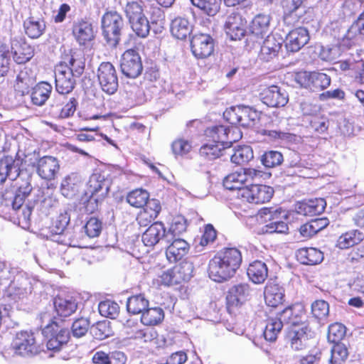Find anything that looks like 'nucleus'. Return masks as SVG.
<instances>
[{"instance_id": "1", "label": "nucleus", "mask_w": 364, "mask_h": 364, "mask_svg": "<svg viewBox=\"0 0 364 364\" xmlns=\"http://www.w3.org/2000/svg\"><path fill=\"white\" fill-rule=\"evenodd\" d=\"M242 255L236 248H226L218 252L209 262L208 275L217 282L232 278L240 267Z\"/></svg>"}, {"instance_id": "2", "label": "nucleus", "mask_w": 364, "mask_h": 364, "mask_svg": "<svg viewBox=\"0 0 364 364\" xmlns=\"http://www.w3.org/2000/svg\"><path fill=\"white\" fill-rule=\"evenodd\" d=\"M257 218L259 223H266L262 228V233H287L288 232V225L282 220L287 218V214L281 208H262L259 210Z\"/></svg>"}, {"instance_id": "3", "label": "nucleus", "mask_w": 364, "mask_h": 364, "mask_svg": "<svg viewBox=\"0 0 364 364\" xmlns=\"http://www.w3.org/2000/svg\"><path fill=\"white\" fill-rule=\"evenodd\" d=\"M110 182L100 173H92L87 183V193L90 194L86 204V210L93 213L107 196L109 191Z\"/></svg>"}, {"instance_id": "4", "label": "nucleus", "mask_w": 364, "mask_h": 364, "mask_svg": "<svg viewBox=\"0 0 364 364\" xmlns=\"http://www.w3.org/2000/svg\"><path fill=\"white\" fill-rule=\"evenodd\" d=\"M14 353L22 357H32L41 350L35 333L31 331H21L16 333L11 344Z\"/></svg>"}, {"instance_id": "5", "label": "nucleus", "mask_w": 364, "mask_h": 364, "mask_svg": "<svg viewBox=\"0 0 364 364\" xmlns=\"http://www.w3.org/2000/svg\"><path fill=\"white\" fill-rule=\"evenodd\" d=\"M123 28L124 20L122 16L117 11H107L102 16V34L110 46L116 47L118 45Z\"/></svg>"}, {"instance_id": "6", "label": "nucleus", "mask_w": 364, "mask_h": 364, "mask_svg": "<svg viewBox=\"0 0 364 364\" xmlns=\"http://www.w3.org/2000/svg\"><path fill=\"white\" fill-rule=\"evenodd\" d=\"M257 176H261V171L254 168H242L225 177L223 186L230 191L238 190L239 196L241 197V191L245 188L244 186L252 183Z\"/></svg>"}, {"instance_id": "7", "label": "nucleus", "mask_w": 364, "mask_h": 364, "mask_svg": "<svg viewBox=\"0 0 364 364\" xmlns=\"http://www.w3.org/2000/svg\"><path fill=\"white\" fill-rule=\"evenodd\" d=\"M43 334L48 339V349L54 351H58L70 338L69 330L60 327L55 321L48 323L43 329Z\"/></svg>"}, {"instance_id": "8", "label": "nucleus", "mask_w": 364, "mask_h": 364, "mask_svg": "<svg viewBox=\"0 0 364 364\" xmlns=\"http://www.w3.org/2000/svg\"><path fill=\"white\" fill-rule=\"evenodd\" d=\"M313 336L314 332L306 321L290 326L287 333L290 346L295 350H300L306 348L308 341Z\"/></svg>"}, {"instance_id": "9", "label": "nucleus", "mask_w": 364, "mask_h": 364, "mask_svg": "<svg viewBox=\"0 0 364 364\" xmlns=\"http://www.w3.org/2000/svg\"><path fill=\"white\" fill-rule=\"evenodd\" d=\"M274 194L272 187L266 185L250 184L241 191V198L250 203L261 204L270 200Z\"/></svg>"}, {"instance_id": "10", "label": "nucleus", "mask_w": 364, "mask_h": 364, "mask_svg": "<svg viewBox=\"0 0 364 364\" xmlns=\"http://www.w3.org/2000/svg\"><path fill=\"white\" fill-rule=\"evenodd\" d=\"M100 85L104 92L114 94L118 87V78L115 68L109 62L102 63L97 71Z\"/></svg>"}, {"instance_id": "11", "label": "nucleus", "mask_w": 364, "mask_h": 364, "mask_svg": "<svg viewBox=\"0 0 364 364\" xmlns=\"http://www.w3.org/2000/svg\"><path fill=\"white\" fill-rule=\"evenodd\" d=\"M75 77L66 62H61L55 67V88L59 95L68 94L73 90L75 84Z\"/></svg>"}, {"instance_id": "12", "label": "nucleus", "mask_w": 364, "mask_h": 364, "mask_svg": "<svg viewBox=\"0 0 364 364\" xmlns=\"http://www.w3.org/2000/svg\"><path fill=\"white\" fill-rule=\"evenodd\" d=\"M122 73L127 77L135 78L142 72L143 66L141 57L134 49L126 50L120 60Z\"/></svg>"}, {"instance_id": "13", "label": "nucleus", "mask_w": 364, "mask_h": 364, "mask_svg": "<svg viewBox=\"0 0 364 364\" xmlns=\"http://www.w3.org/2000/svg\"><path fill=\"white\" fill-rule=\"evenodd\" d=\"M207 136L212 139V141L223 144L227 148L231 144L241 137L240 133L236 128L230 129L223 125L213 126L205 130Z\"/></svg>"}, {"instance_id": "14", "label": "nucleus", "mask_w": 364, "mask_h": 364, "mask_svg": "<svg viewBox=\"0 0 364 364\" xmlns=\"http://www.w3.org/2000/svg\"><path fill=\"white\" fill-rule=\"evenodd\" d=\"M63 95L54 97L50 104V114L58 119H65L73 116L76 111L77 101L75 97L70 98L65 102Z\"/></svg>"}, {"instance_id": "15", "label": "nucleus", "mask_w": 364, "mask_h": 364, "mask_svg": "<svg viewBox=\"0 0 364 364\" xmlns=\"http://www.w3.org/2000/svg\"><path fill=\"white\" fill-rule=\"evenodd\" d=\"M171 238V233H166L164 225L161 222L154 223L142 235V242L148 247H154L160 242L168 245Z\"/></svg>"}, {"instance_id": "16", "label": "nucleus", "mask_w": 364, "mask_h": 364, "mask_svg": "<svg viewBox=\"0 0 364 364\" xmlns=\"http://www.w3.org/2000/svg\"><path fill=\"white\" fill-rule=\"evenodd\" d=\"M191 51L196 58H206L213 53V39L208 34H196L191 41Z\"/></svg>"}, {"instance_id": "17", "label": "nucleus", "mask_w": 364, "mask_h": 364, "mask_svg": "<svg viewBox=\"0 0 364 364\" xmlns=\"http://www.w3.org/2000/svg\"><path fill=\"white\" fill-rule=\"evenodd\" d=\"M260 95L263 103L272 107H284L289 100L287 92L277 85L264 88Z\"/></svg>"}, {"instance_id": "18", "label": "nucleus", "mask_w": 364, "mask_h": 364, "mask_svg": "<svg viewBox=\"0 0 364 364\" xmlns=\"http://www.w3.org/2000/svg\"><path fill=\"white\" fill-rule=\"evenodd\" d=\"M9 47L13 59L18 64L26 63L34 55V49L21 38H11Z\"/></svg>"}, {"instance_id": "19", "label": "nucleus", "mask_w": 364, "mask_h": 364, "mask_svg": "<svg viewBox=\"0 0 364 364\" xmlns=\"http://www.w3.org/2000/svg\"><path fill=\"white\" fill-rule=\"evenodd\" d=\"M38 175L44 180L55 179L60 170V164L55 157L45 156L40 158L36 165Z\"/></svg>"}, {"instance_id": "20", "label": "nucleus", "mask_w": 364, "mask_h": 364, "mask_svg": "<svg viewBox=\"0 0 364 364\" xmlns=\"http://www.w3.org/2000/svg\"><path fill=\"white\" fill-rule=\"evenodd\" d=\"M246 21L237 13L230 14L225 21V29L231 40H240L245 33Z\"/></svg>"}, {"instance_id": "21", "label": "nucleus", "mask_w": 364, "mask_h": 364, "mask_svg": "<svg viewBox=\"0 0 364 364\" xmlns=\"http://www.w3.org/2000/svg\"><path fill=\"white\" fill-rule=\"evenodd\" d=\"M309 34L306 28L299 27L291 31L286 37L285 47L288 51L297 52L309 41Z\"/></svg>"}, {"instance_id": "22", "label": "nucleus", "mask_w": 364, "mask_h": 364, "mask_svg": "<svg viewBox=\"0 0 364 364\" xmlns=\"http://www.w3.org/2000/svg\"><path fill=\"white\" fill-rule=\"evenodd\" d=\"M20 161L11 156H6L0 160V185L7 178L14 181L20 174Z\"/></svg>"}, {"instance_id": "23", "label": "nucleus", "mask_w": 364, "mask_h": 364, "mask_svg": "<svg viewBox=\"0 0 364 364\" xmlns=\"http://www.w3.org/2000/svg\"><path fill=\"white\" fill-rule=\"evenodd\" d=\"M251 296V289L248 284L241 283L232 287L227 296L229 306H238L247 301Z\"/></svg>"}, {"instance_id": "24", "label": "nucleus", "mask_w": 364, "mask_h": 364, "mask_svg": "<svg viewBox=\"0 0 364 364\" xmlns=\"http://www.w3.org/2000/svg\"><path fill=\"white\" fill-rule=\"evenodd\" d=\"M282 43L283 39L280 36H276L274 34L267 35L261 47V58L269 61L276 57L281 50Z\"/></svg>"}, {"instance_id": "25", "label": "nucleus", "mask_w": 364, "mask_h": 364, "mask_svg": "<svg viewBox=\"0 0 364 364\" xmlns=\"http://www.w3.org/2000/svg\"><path fill=\"white\" fill-rule=\"evenodd\" d=\"M169 243L166 250V256L171 263L181 260L189 250V245L183 239L173 238Z\"/></svg>"}, {"instance_id": "26", "label": "nucleus", "mask_w": 364, "mask_h": 364, "mask_svg": "<svg viewBox=\"0 0 364 364\" xmlns=\"http://www.w3.org/2000/svg\"><path fill=\"white\" fill-rule=\"evenodd\" d=\"M144 210L137 216V221L141 226H146L154 220L159 213L161 207L157 199H149L144 205Z\"/></svg>"}, {"instance_id": "27", "label": "nucleus", "mask_w": 364, "mask_h": 364, "mask_svg": "<svg viewBox=\"0 0 364 364\" xmlns=\"http://www.w3.org/2000/svg\"><path fill=\"white\" fill-rule=\"evenodd\" d=\"M270 20L269 15H257L250 26L251 35L257 39H262L266 35H270Z\"/></svg>"}, {"instance_id": "28", "label": "nucleus", "mask_w": 364, "mask_h": 364, "mask_svg": "<svg viewBox=\"0 0 364 364\" xmlns=\"http://www.w3.org/2000/svg\"><path fill=\"white\" fill-rule=\"evenodd\" d=\"M31 293V284L30 281L26 279H22L20 283L13 282L7 290V296L14 301L23 300Z\"/></svg>"}, {"instance_id": "29", "label": "nucleus", "mask_w": 364, "mask_h": 364, "mask_svg": "<svg viewBox=\"0 0 364 364\" xmlns=\"http://www.w3.org/2000/svg\"><path fill=\"white\" fill-rule=\"evenodd\" d=\"M326 205V203L323 198H315L299 203L296 210L299 214L311 217L322 213Z\"/></svg>"}, {"instance_id": "30", "label": "nucleus", "mask_w": 364, "mask_h": 364, "mask_svg": "<svg viewBox=\"0 0 364 364\" xmlns=\"http://www.w3.org/2000/svg\"><path fill=\"white\" fill-rule=\"evenodd\" d=\"M73 33L75 38L80 45H85L95 38L92 24L85 21H80L74 25Z\"/></svg>"}, {"instance_id": "31", "label": "nucleus", "mask_w": 364, "mask_h": 364, "mask_svg": "<svg viewBox=\"0 0 364 364\" xmlns=\"http://www.w3.org/2000/svg\"><path fill=\"white\" fill-rule=\"evenodd\" d=\"M128 321L125 325L127 333L130 338L139 340L143 343H149L157 337V332L151 328H139L138 326H131Z\"/></svg>"}, {"instance_id": "32", "label": "nucleus", "mask_w": 364, "mask_h": 364, "mask_svg": "<svg viewBox=\"0 0 364 364\" xmlns=\"http://www.w3.org/2000/svg\"><path fill=\"white\" fill-rule=\"evenodd\" d=\"M296 258L301 264L315 265L323 259V254L314 247L301 248L296 252Z\"/></svg>"}, {"instance_id": "33", "label": "nucleus", "mask_w": 364, "mask_h": 364, "mask_svg": "<svg viewBox=\"0 0 364 364\" xmlns=\"http://www.w3.org/2000/svg\"><path fill=\"white\" fill-rule=\"evenodd\" d=\"M247 274L253 283L262 284L268 276L267 264L259 260L254 261L249 264Z\"/></svg>"}, {"instance_id": "34", "label": "nucleus", "mask_w": 364, "mask_h": 364, "mask_svg": "<svg viewBox=\"0 0 364 364\" xmlns=\"http://www.w3.org/2000/svg\"><path fill=\"white\" fill-rule=\"evenodd\" d=\"M264 294L265 302L268 306L276 307L282 304L284 289L278 284L269 282L265 287Z\"/></svg>"}, {"instance_id": "35", "label": "nucleus", "mask_w": 364, "mask_h": 364, "mask_svg": "<svg viewBox=\"0 0 364 364\" xmlns=\"http://www.w3.org/2000/svg\"><path fill=\"white\" fill-rule=\"evenodd\" d=\"M53 87L46 82H38L31 92V101L37 106H42L50 97Z\"/></svg>"}, {"instance_id": "36", "label": "nucleus", "mask_w": 364, "mask_h": 364, "mask_svg": "<svg viewBox=\"0 0 364 364\" xmlns=\"http://www.w3.org/2000/svg\"><path fill=\"white\" fill-rule=\"evenodd\" d=\"M192 26L188 19L181 17L174 18L171 23V32L176 38L186 39L191 33Z\"/></svg>"}, {"instance_id": "37", "label": "nucleus", "mask_w": 364, "mask_h": 364, "mask_svg": "<svg viewBox=\"0 0 364 364\" xmlns=\"http://www.w3.org/2000/svg\"><path fill=\"white\" fill-rule=\"evenodd\" d=\"M54 306L59 316L67 317L76 311L77 305L72 297L57 296L54 299Z\"/></svg>"}, {"instance_id": "38", "label": "nucleus", "mask_w": 364, "mask_h": 364, "mask_svg": "<svg viewBox=\"0 0 364 364\" xmlns=\"http://www.w3.org/2000/svg\"><path fill=\"white\" fill-rule=\"evenodd\" d=\"M225 146L214 141L203 144L199 149L200 156L205 160H214L223 154Z\"/></svg>"}, {"instance_id": "39", "label": "nucleus", "mask_w": 364, "mask_h": 364, "mask_svg": "<svg viewBox=\"0 0 364 364\" xmlns=\"http://www.w3.org/2000/svg\"><path fill=\"white\" fill-rule=\"evenodd\" d=\"M26 33L31 38H39L46 29V24L43 20L30 17L23 23Z\"/></svg>"}, {"instance_id": "40", "label": "nucleus", "mask_w": 364, "mask_h": 364, "mask_svg": "<svg viewBox=\"0 0 364 364\" xmlns=\"http://www.w3.org/2000/svg\"><path fill=\"white\" fill-rule=\"evenodd\" d=\"M363 239V233L358 230H350L342 234L337 240V247L340 249H348L358 244Z\"/></svg>"}, {"instance_id": "41", "label": "nucleus", "mask_w": 364, "mask_h": 364, "mask_svg": "<svg viewBox=\"0 0 364 364\" xmlns=\"http://www.w3.org/2000/svg\"><path fill=\"white\" fill-rule=\"evenodd\" d=\"M149 199V193L142 188H137L129 192L126 198L127 202L136 208H144Z\"/></svg>"}, {"instance_id": "42", "label": "nucleus", "mask_w": 364, "mask_h": 364, "mask_svg": "<svg viewBox=\"0 0 364 364\" xmlns=\"http://www.w3.org/2000/svg\"><path fill=\"white\" fill-rule=\"evenodd\" d=\"M132 31L140 38H146L150 31V23L146 15L129 20Z\"/></svg>"}, {"instance_id": "43", "label": "nucleus", "mask_w": 364, "mask_h": 364, "mask_svg": "<svg viewBox=\"0 0 364 364\" xmlns=\"http://www.w3.org/2000/svg\"><path fill=\"white\" fill-rule=\"evenodd\" d=\"M148 306L149 301L142 294L132 296L127 301V311L132 314L143 313Z\"/></svg>"}, {"instance_id": "44", "label": "nucleus", "mask_w": 364, "mask_h": 364, "mask_svg": "<svg viewBox=\"0 0 364 364\" xmlns=\"http://www.w3.org/2000/svg\"><path fill=\"white\" fill-rule=\"evenodd\" d=\"M80 183L77 176L72 174L65 177L61 183V192L66 198L73 197L77 192Z\"/></svg>"}, {"instance_id": "45", "label": "nucleus", "mask_w": 364, "mask_h": 364, "mask_svg": "<svg viewBox=\"0 0 364 364\" xmlns=\"http://www.w3.org/2000/svg\"><path fill=\"white\" fill-rule=\"evenodd\" d=\"M164 316L162 309L156 307L145 309L142 313L141 321L146 326H154L160 323Z\"/></svg>"}, {"instance_id": "46", "label": "nucleus", "mask_w": 364, "mask_h": 364, "mask_svg": "<svg viewBox=\"0 0 364 364\" xmlns=\"http://www.w3.org/2000/svg\"><path fill=\"white\" fill-rule=\"evenodd\" d=\"M240 126L244 127H252L259 120L261 112L246 106H241Z\"/></svg>"}, {"instance_id": "47", "label": "nucleus", "mask_w": 364, "mask_h": 364, "mask_svg": "<svg viewBox=\"0 0 364 364\" xmlns=\"http://www.w3.org/2000/svg\"><path fill=\"white\" fill-rule=\"evenodd\" d=\"M176 280L178 284L182 282H187L193 277L194 267L192 262L189 261H183L178 265L174 267Z\"/></svg>"}, {"instance_id": "48", "label": "nucleus", "mask_w": 364, "mask_h": 364, "mask_svg": "<svg viewBox=\"0 0 364 364\" xmlns=\"http://www.w3.org/2000/svg\"><path fill=\"white\" fill-rule=\"evenodd\" d=\"M253 159V151L250 146H240L235 149L231 156V161L233 164L241 165L249 162Z\"/></svg>"}, {"instance_id": "49", "label": "nucleus", "mask_w": 364, "mask_h": 364, "mask_svg": "<svg viewBox=\"0 0 364 364\" xmlns=\"http://www.w3.org/2000/svg\"><path fill=\"white\" fill-rule=\"evenodd\" d=\"M282 327V322L277 318H269L263 333L264 338L270 342L274 341Z\"/></svg>"}, {"instance_id": "50", "label": "nucleus", "mask_w": 364, "mask_h": 364, "mask_svg": "<svg viewBox=\"0 0 364 364\" xmlns=\"http://www.w3.org/2000/svg\"><path fill=\"white\" fill-rule=\"evenodd\" d=\"M98 309L102 316L112 319L115 318L119 312L118 304L109 299L100 302Z\"/></svg>"}, {"instance_id": "51", "label": "nucleus", "mask_w": 364, "mask_h": 364, "mask_svg": "<svg viewBox=\"0 0 364 364\" xmlns=\"http://www.w3.org/2000/svg\"><path fill=\"white\" fill-rule=\"evenodd\" d=\"M10 62L9 45L0 41V77L4 76L9 72Z\"/></svg>"}, {"instance_id": "52", "label": "nucleus", "mask_w": 364, "mask_h": 364, "mask_svg": "<svg viewBox=\"0 0 364 364\" xmlns=\"http://www.w3.org/2000/svg\"><path fill=\"white\" fill-rule=\"evenodd\" d=\"M331 355L329 360L331 364H342L348 358V352L343 343H335L331 348Z\"/></svg>"}, {"instance_id": "53", "label": "nucleus", "mask_w": 364, "mask_h": 364, "mask_svg": "<svg viewBox=\"0 0 364 364\" xmlns=\"http://www.w3.org/2000/svg\"><path fill=\"white\" fill-rule=\"evenodd\" d=\"M124 10L128 21L145 15L144 5L141 1H128Z\"/></svg>"}, {"instance_id": "54", "label": "nucleus", "mask_w": 364, "mask_h": 364, "mask_svg": "<svg viewBox=\"0 0 364 364\" xmlns=\"http://www.w3.org/2000/svg\"><path fill=\"white\" fill-rule=\"evenodd\" d=\"M331 84V77L325 73L313 72L311 90L316 91L328 87Z\"/></svg>"}, {"instance_id": "55", "label": "nucleus", "mask_w": 364, "mask_h": 364, "mask_svg": "<svg viewBox=\"0 0 364 364\" xmlns=\"http://www.w3.org/2000/svg\"><path fill=\"white\" fill-rule=\"evenodd\" d=\"M346 335V327L340 323H335L329 326L328 340L333 343H338Z\"/></svg>"}, {"instance_id": "56", "label": "nucleus", "mask_w": 364, "mask_h": 364, "mask_svg": "<svg viewBox=\"0 0 364 364\" xmlns=\"http://www.w3.org/2000/svg\"><path fill=\"white\" fill-rule=\"evenodd\" d=\"M277 317L278 320L284 324L297 325L300 322H303L296 315L294 314V308L288 306L278 314Z\"/></svg>"}, {"instance_id": "57", "label": "nucleus", "mask_w": 364, "mask_h": 364, "mask_svg": "<svg viewBox=\"0 0 364 364\" xmlns=\"http://www.w3.org/2000/svg\"><path fill=\"white\" fill-rule=\"evenodd\" d=\"M311 313L318 319H325L329 314V305L324 300H316L311 304Z\"/></svg>"}, {"instance_id": "58", "label": "nucleus", "mask_w": 364, "mask_h": 364, "mask_svg": "<svg viewBox=\"0 0 364 364\" xmlns=\"http://www.w3.org/2000/svg\"><path fill=\"white\" fill-rule=\"evenodd\" d=\"M282 154L277 151L265 152L262 157V164L267 168H273L280 165L283 161Z\"/></svg>"}, {"instance_id": "59", "label": "nucleus", "mask_w": 364, "mask_h": 364, "mask_svg": "<svg viewBox=\"0 0 364 364\" xmlns=\"http://www.w3.org/2000/svg\"><path fill=\"white\" fill-rule=\"evenodd\" d=\"M186 230V219L181 215L176 216L173 218L169 230L166 233H171V241L173 238H176V236L179 235L182 232H185Z\"/></svg>"}, {"instance_id": "60", "label": "nucleus", "mask_w": 364, "mask_h": 364, "mask_svg": "<svg viewBox=\"0 0 364 364\" xmlns=\"http://www.w3.org/2000/svg\"><path fill=\"white\" fill-rule=\"evenodd\" d=\"M90 326V321L85 318L76 319L72 326V333L74 337L80 338L86 334Z\"/></svg>"}, {"instance_id": "61", "label": "nucleus", "mask_w": 364, "mask_h": 364, "mask_svg": "<svg viewBox=\"0 0 364 364\" xmlns=\"http://www.w3.org/2000/svg\"><path fill=\"white\" fill-rule=\"evenodd\" d=\"M84 228L89 237H96L102 231V223L97 218L92 217L87 220Z\"/></svg>"}, {"instance_id": "62", "label": "nucleus", "mask_w": 364, "mask_h": 364, "mask_svg": "<svg viewBox=\"0 0 364 364\" xmlns=\"http://www.w3.org/2000/svg\"><path fill=\"white\" fill-rule=\"evenodd\" d=\"M91 332L96 339L103 340L109 337L111 330L107 322H99L92 328Z\"/></svg>"}, {"instance_id": "63", "label": "nucleus", "mask_w": 364, "mask_h": 364, "mask_svg": "<svg viewBox=\"0 0 364 364\" xmlns=\"http://www.w3.org/2000/svg\"><path fill=\"white\" fill-rule=\"evenodd\" d=\"M191 143L185 139H179L172 144V150L176 155H183L191 149Z\"/></svg>"}, {"instance_id": "64", "label": "nucleus", "mask_w": 364, "mask_h": 364, "mask_svg": "<svg viewBox=\"0 0 364 364\" xmlns=\"http://www.w3.org/2000/svg\"><path fill=\"white\" fill-rule=\"evenodd\" d=\"M70 215L68 212L60 213L54 221V228L56 234H61L70 223Z\"/></svg>"}]
</instances>
